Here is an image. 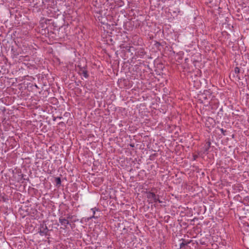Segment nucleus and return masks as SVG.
I'll list each match as a JSON object with an SVG mask.
<instances>
[{
  "label": "nucleus",
  "instance_id": "obj_1",
  "mask_svg": "<svg viewBox=\"0 0 249 249\" xmlns=\"http://www.w3.org/2000/svg\"><path fill=\"white\" fill-rule=\"evenodd\" d=\"M212 97V93L209 90H205L204 93L200 96V100L202 103L205 104V106H208L210 104L209 100Z\"/></svg>",
  "mask_w": 249,
  "mask_h": 249
},
{
  "label": "nucleus",
  "instance_id": "obj_2",
  "mask_svg": "<svg viewBox=\"0 0 249 249\" xmlns=\"http://www.w3.org/2000/svg\"><path fill=\"white\" fill-rule=\"evenodd\" d=\"M157 195L153 192H146V196L148 199L149 203H152L153 199H155V197Z\"/></svg>",
  "mask_w": 249,
  "mask_h": 249
},
{
  "label": "nucleus",
  "instance_id": "obj_3",
  "mask_svg": "<svg viewBox=\"0 0 249 249\" xmlns=\"http://www.w3.org/2000/svg\"><path fill=\"white\" fill-rule=\"evenodd\" d=\"M59 221L61 225L64 226L65 227H66L69 224V221L63 217H60L59 218Z\"/></svg>",
  "mask_w": 249,
  "mask_h": 249
},
{
  "label": "nucleus",
  "instance_id": "obj_4",
  "mask_svg": "<svg viewBox=\"0 0 249 249\" xmlns=\"http://www.w3.org/2000/svg\"><path fill=\"white\" fill-rule=\"evenodd\" d=\"M79 69L80 73L83 74L85 78H88L89 75L88 73V71L85 69V68L84 67H79Z\"/></svg>",
  "mask_w": 249,
  "mask_h": 249
},
{
  "label": "nucleus",
  "instance_id": "obj_5",
  "mask_svg": "<svg viewBox=\"0 0 249 249\" xmlns=\"http://www.w3.org/2000/svg\"><path fill=\"white\" fill-rule=\"evenodd\" d=\"M91 210L92 211L93 215L92 216H90L89 218H88V219H91L92 218H97L98 216H95V212L96 211H98V209H97L96 207L91 209Z\"/></svg>",
  "mask_w": 249,
  "mask_h": 249
},
{
  "label": "nucleus",
  "instance_id": "obj_6",
  "mask_svg": "<svg viewBox=\"0 0 249 249\" xmlns=\"http://www.w3.org/2000/svg\"><path fill=\"white\" fill-rule=\"evenodd\" d=\"M211 143L210 141H208L206 142L205 146H204V153L207 152L211 146Z\"/></svg>",
  "mask_w": 249,
  "mask_h": 249
},
{
  "label": "nucleus",
  "instance_id": "obj_7",
  "mask_svg": "<svg viewBox=\"0 0 249 249\" xmlns=\"http://www.w3.org/2000/svg\"><path fill=\"white\" fill-rule=\"evenodd\" d=\"M11 52L14 57H17L19 55L18 52L15 50L13 47L11 48Z\"/></svg>",
  "mask_w": 249,
  "mask_h": 249
},
{
  "label": "nucleus",
  "instance_id": "obj_8",
  "mask_svg": "<svg viewBox=\"0 0 249 249\" xmlns=\"http://www.w3.org/2000/svg\"><path fill=\"white\" fill-rule=\"evenodd\" d=\"M48 231V229L46 226H45V227H42V230H40V233L43 234L44 235H46Z\"/></svg>",
  "mask_w": 249,
  "mask_h": 249
},
{
  "label": "nucleus",
  "instance_id": "obj_9",
  "mask_svg": "<svg viewBox=\"0 0 249 249\" xmlns=\"http://www.w3.org/2000/svg\"><path fill=\"white\" fill-rule=\"evenodd\" d=\"M183 241L182 243H181L180 244V248L181 249V248H184L185 246H186L187 244H188L189 243H190V242H187L186 241H185L184 239H181Z\"/></svg>",
  "mask_w": 249,
  "mask_h": 249
},
{
  "label": "nucleus",
  "instance_id": "obj_10",
  "mask_svg": "<svg viewBox=\"0 0 249 249\" xmlns=\"http://www.w3.org/2000/svg\"><path fill=\"white\" fill-rule=\"evenodd\" d=\"M55 182L56 183V185L57 186V185H60L61 183V178H60L59 177H57V178H55Z\"/></svg>",
  "mask_w": 249,
  "mask_h": 249
},
{
  "label": "nucleus",
  "instance_id": "obj_11",
  "mask_svg": "<svg viewBox=\"0 0 249 249\" xmlns=\"http://www.w3.org/2000/svg\"><path fill=\"white\" fill-rule=\"evenodd\" d=\"M205 2L207 4H211L210 6H213L214 4L213 3V0H205Z\"/></svg>",
  "mask_w": 249,
  "mask_h": 249
},
{
  "label": "nucleus",
  "instance_id": "obj_12",
  "mask_svg": "<svg viewBox=\"0 0 249 249\" xmlns=\"http://www.w3.org/2000/svg\"><path fill=\"white\" fill-rule=\"evenodd\" d=\"M234 72L236 74H238L240 72V69L238 67H235L234 68Z\"/></svg>",
  "mask_w": 249,
  "mask_h": 249
},
{
  "label": "nucleus",
  "instance_id": "obj_13",
  "mask_svg": "<svg viewBox=\"0 0 249 249\" xmlns=\"http://www.w3.org/2000/svg\"><path fill=\"white\" fill-rule=\"evenodd\" d=\"M237 185H238V186H237V187H238V189L237 190H238V191H240L243 190V187H242V186L241 185L238 184Z\"/></svg>",
  "mask_w": 249,
  "mask_h": 249
},
{
  "label": "nucleus",
  "instance_id": "obj_14",
  "mask_svg": "<svg viewBox=\"0 0 249 249\" xmlns=\"http://www.w3.org/2000/svg\"><path fill=\"white\" fill-rule=\"evenodd\" d=\"M159 196H156L155 197V199H153V202H157L159 200Z\"/></svg>",
  "mask_w": 249,
  "mask_h": 249
},
{
  "label": "nucleus",
  "instance_id": "obj_15",
  "mask_svg": "<svg viewBox=\"0 0 249 249\" xmlns=\"http://www.w3.org/2000/svg\"><path fill=\"white\" fill-rule=\"evenodd\" d=\"M220 131H221V133H222L224 135H225V132H226V130H224V129H223V128H221V129H220Z\"/></svg>",
  "mask_w": 249,
  "mask_h": 249
},
{
  "label": "nucleus",
  "instance_id": "obj_16",
  "mask_svg": "<svg viewBox=\"0 0 249 249\" xmlns=\"http://www.w3.org/2000/svg\"><path fill=\"white\" fill-rule=\"evenodd\" d=\"M138 54L139 55H141V56H143V55H144V53H143V52H142H142H138Z\"/></svg>",
  "mask_w": 249,
  "mask_h": 249
},
{
  "label": "nucleus",
  "instance_id": "obj_17",
  "mask_svg": "<svg viewBox=\"0 0 249 249\" xmlns=\"http://www.w3.org/2000/svg\"><path fill=\"white\" fill-rule=\"evenodd\" d=\"M198 158V156L196 155H195L193 156V160H195Z\"/></svg>",
  "mask_w": 249,
  "mask_h": 249
},
{
  "label": "nucleus",
  "instance_id": "obj_18",
  "mask_svg": "<svg viewBox=\"0 0 249 249\" xmlns=\"http://www.w3.org/2000/svg\"><path fill=\"white\" fill-rule=\"evenodd\" d=\"M158 202L160 203H162V201H161L159 198V200L158 201Z\"/></svg>",
  "mask_w": 249,
  "mask_h": 249
},
{
  "label": "nucleus",
  "instance_id": "obj_19",
  "mask_svg": "<svg viewBox=\"0 0 249 249\" xmlns=\"http://www.w3.org/2000/svg\"><path fill=\"white\" fill-rule=\"evenodd\" d=\"M67 218H71V216H70V215H69V216L67 217Z\"/></svg>",
  "mask_w": 249,
  "mask_h": 249
},
{
  "label": "nucleus",
  "instance_id": "obj_20",
  "mask_svg": "<svg viewBox=\"0 0 249 249\" xmlns=\"http://www.w3.org/2000/svg\"><path fill=\"white\" fill-rule=\"evenodd\" d=\"M58 119H61L62 118V117H58Z\"/></svg>",
  "mask_w": 249,
  "mask_h": 249
}]
</instances>
